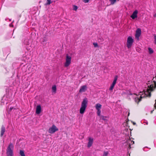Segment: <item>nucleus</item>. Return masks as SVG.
Here are the masks:
<instances>
[{"mask_svg":"<svg viewBox=\"0 0 156 156\" xmlns=\"http://www.w3.org/2000/svg\"><path fill=\"white\" fill-rule=\"evenodd\" d=\"M12 25V24H10V26H11V25Z\"/></svg>","mask_w":156,"mask_h":156,"instance_id":"nucleus-36","label":"nucleus"},{"mask_svg":"<svg viewBox=\"0 0 156 156\" xmlns=\"http://www.w3.org/2000/svg\"><path fill=\"white\" fill-rule=\"evenodd\" d=\"M108 154V151L104 152V154H103V156H107Z\"/></svg>","mask_w":156,"mask_h":156,"instance_id":"nucleus-27","label":"nucleus"},{"mask_svg":"<svg viewBox=\"0 0 156 156\" xmlns=\"http://www.w3.org/2000/svg\"><path fill=\"white\" fill-rule=\"evenodd\" d=\"M151 89L146 88L144 90L143 92H140L138 95H136V97L135 98V101L137 103L140 101L141 99L145 97H150L151 96Z\"/></svg>","mask_w":156,"mask_h":156,"instance_id":"nucleus-1","label":"nucleus"},{"mask_svg":"<svg viewBox=\"0 0 156 156\" xmlns=\"http://www.w3.org/2000/svg\"><path fill=\"white\" fill-rule=\"evenodd\" d=\"M129 95H132V94L131 93H130V94H129Z\"/></svg>","mask_w":156,"mask_h":156,"instance_id":"nucleus-37","label":"nucleus"},{"mask_svg":"<svg viewBox=\"0 0 156 156\" xmlns=\"http://www.w3.org/2000/svg\"><path fill=\"white\" fill-rule=\"evenodd\" d=\"M28 70L29 71V73L34 71V70L32 69V68L31 67H30L28 68Z\"/></svg>","mask_w":156,"mask_h":156,"instance_id":"nucleus-26","label":"nucleus"},{"mask_svg":"<svg viewBox=\"0 0 156 156\" xmlns=\"http://www.w3.org/2000/svg\"><path fill=\"white\" fill-rule=\"evenodd\" d=\"M134 95H135V94H134ZM136 95H136V97H135V98L136 97Z\"/></svg>","mask_w":156,"mask_h":156,"instance_id":"nucleus-39","label":"nucleus"},{"mask_svg":"<svg viewBox=\"0 0 156 156\" xmlns=\"http://www.w3.org/2000/svg\"><path fill=\"white\" fill-rule=\"evenodd\" d=\"M20 154L21 156H25L24 152L23 150H20Z\"/></svg>","mask_w":156,"mask_h":156,"instance_id":"nucleus-19","label":"nucleus"},{"mask_svg":"<svg viewBox=\"0 0 156 156\" xmlns=\"http://www.w3.org/2000/svg\"><path fill=\"white\" fill-rule=\"evenodd\" d=\"M77 9H78V7L77 6L75 5H74L73 6V9L74 10L76 11V10H77Z\"/></svg>","mask_w":156,"mask_h":156,"instance_id":"nucleus-25","label":"nucleus"},{"mask_svg":"<svg viewBox=\"0 0 156 156\" xmlns=\"http://www.w3.org/2000/svg\"><path fill=\"white\" fill-rule=\"evenodd\" d=\"M58 129L55 125H53L48 129V132L50 133H53L58 131Z\"/></svg>","mask_w":156,"mask_h":156,"instance_id":"nucleus-6","label":"nucleus"},{"mask_svg":"<svg viewBox=\"0 0 156 156\" xmlns=\"http://www.w3.org/2000/svg\"><path fill=\"white\" fill-rule=\"evenodd\" d=\"M148 149L147 147H144L143 148V150L144 151H147L148 150Z\"/></svg>","mask_w":156,"mask_h":156,"instance_id":"nucleus-30","label":"nucleus"},{"mask_svg":"<svg viewBox=\"0 0 156 156\" xmlns=\"http://www.w3.org/2000/svg\"><path fill=\"white\" fill-rule=\"evenodd\" d=\"M148 49L149 53L150 54H151L153 53V50L151 48H149Z\"/></svg>","mask_w":156,"mask_h":156,"instance_id":"nucleus-18","label":"nucleus"},{"mask_svg":"<svg viewBox=\"0 0 156 156\" xmlns=\"http://www.w3.org/2000/svg\"><path fill=\"white\" fill-rule=\"evenodd\" d=\"M51 0H47V2L45 4L46 5H49L51 3Z\"/></svg>","mask_w":156,"mask_h":156,"instance_id":"nucleus-23","label":"nucleus"},{"mask_svg":"<svg viewBox=\"0 0 156 156\" xmlns=\"http://www.w3.org/2000/svg\"><path fill=\"white\" fill-rule=\"evenodd\" d=\"M118 77L117 76H115L113 81L112 83V85H111L110 87L109 88V90L111 91H112L113 90V88L114 87V86L115 84L116 83Z\"/></svg>","mask_w":156,"mask_h":156,"instance_id":"nucleus-7","label":"nucleus"},{"mask_svg":"<svg viewBox=\"0 0 156 156\" xmlns=\"http://www.w3.org/2000/svg\"><path fill=\"white\" fill-rule=\"evenodd\" d=\"M98 41L99 42H102L104 41V39L102 37H100L98 39Z\"/></svg>","mask_w":156,"mask_h":156,"instance_id":"nucleus-22","label":"nucleus"},{"mask_svg":"<svg viewBox=\"0 0 156 156\" xmlns=\"http://www.w3.org/2000/svg\"><path fill=\"white\" fill-rule=\"evenodd\" d=\"M146 124H147V125L148 124V122H146Z\"/></svg>","mask_w":156,"mask_h":156,"instance_id":"nucleus-38","label":"nucleus"},{"mask_svg":"<svg viewBox=\"0 0 156 156\" xmlns=\"http://www.w3.org/2000/svg\"><path fill=\"white\" fill-rule=\"evenodd\" d=\"M41 40V41L42 42L41 43L43 44H44V42L47 41V40H46L45 37H44L42 38Z\"/></svg>","mask_w":156,"mask_h":156,"instance_id":"nucleus-17","label":"nucleus"},{"mask_svg":"<svg viewBox=\"0 0 156 156\" xmlns=\"http://www.w3.org/2000/svg\"><path fill=\"white\" fill-rule=\"evenodd\" d=\"M23 43L25 44L29 45V40L28 39H25Z\"/></svg>","mask_w":156,"mask_h":156,"instance_id":"nucleus-16","label":"nucleus"},{"mask_svg":"<svg viewBox=\"0 0 156 156\" xmlns=\"http://www.w3.org/2000/svg\"><path fill=\"white\" fill-rule=\"evenodd\" d=\"M97 110V113L98 115L99 116H101L100 115V114H101V110Z\"/></svg>","mask_w":156,"mask_h":156,"instance_id":"nucleus-24","label":"nucleus"},{"mask_svg":"<svg viewBox=\"0 0 156 156\" xmlns=\"http://www.w3.org/2000/svg\"><path fill=\"white\" fill-rule=\"evenodd\" d=\"M155 104H154V107L156 109V100H155Z\"/></svg>","mask_w":156,"mask_h":156,"instance_id":"nucleus-33","label":"nucleus"},{"mask_svg":"<svg viewBox=\"0 0 156 156\" xmlns=\"http://www.w3.org/2000/svg\"><path fill=\"white\" fill-rule=\"evenodd\" d=\"M141 34V30L140 28H138L136 32L135 37L138 40H139V37Z\"/></svg>","mask_w":156,"mask_h":156,"instance_id":"nucleus-8","label":"nucleus"},{"mask_svg":"<svg viewBox=\"0 0 156 156\" xmlns=\"http://www.w3.org/2000/svg\"><path fill=\"white\" fill-rule=\"evenodd\" d=\"M138 12L136 10H135L131 16V17L133 19H134L137 17Z\"/></svg>","mask_w":156,"mask_h":156,"instance_id":"nucleus-12","label":"nucleus"},{"mask_svg":"<svg viewBox=\"0 0 156 156\" xmlns=\"http://www.w3.org/2000/svg\"><path fill=\"white\" fill-rule=\"evenodd\" d=\"M93 44L95 47H97L98 46V44L97 43H94Z\"/></svg>","mask_w":156,"mask_h":156,"instance_id":"nucleus-28","label":"nucleus"},{"mask_svg":"<svg viewBox=\"0 0 156 156\" xmlns=\"http://www.w3.org/2000/svg\"><path fill=\"white\" fill-rule=\"evenodd\" d=\"M133 41V39L131 37L129 36L128 37L127 42V46L128 48L131 47Z\"/></svg>","mask_w":156,"mask_h":156,"instance_id":"nucleus-5","label":"nucleus"},{"mask_svg":"<svg viewBox=\"0 0 156 156\" xmlns=\"http://www.w3.org/2000/svg\"><path fill=\"white\" fill-rule=\"evenodd\" d=\"M13 145L12 143H10L6 150L7 156H13Z\"/></svg>","mask_w":156,"mask_h":156,"instance_id":"nucleus-3","label":"nucleus"},{"mask_svg":"<svg viewBox=\"0 0 156 156\" xmlns=\"http://www.w3.org/2000/svg\"><path fill=\"white\" fill-rule=\"evenodd\" d=\"M93 141V138L89 137L88 138V142L87 144V147H90L92 145Z\"/></svg>","mask_w":156,"mask_h":156,"instance_id":"nucleus-9","label":"nucleus"},{"mask_svg":"<svg viewBox=\"0 0 156 156\" xmlns=\"http://www.w3.org/2000/svg\"><path fill=\"white\" fill-rule=\"evenodd\" d=\"M87 89V87L86 85H83L81 87L79 90L80 93L84 92Z\"/></svg>","mask_w":156,"mask_h":156,"instance_id":"nucleus-10","label":"nucleus"},{"mask_svg":"<svg viewBox=\"0 0 156 156\" xmlns=\"http://www.w3.org/2000/svg\"><path fill=\"white\" fill-rule=\"evenodd\" d=\"M5 131V126L3 125H2V126L1 131V134L0 136H2L3 135Z\"/></svg>","mask_w":156,"mask_h":156,"instance_id":"nucleus-13","label":"nucleus"},{"mask_svg":"<svg viewBox=\"0 0 156 156\" xmlns=\"http://www.w3.org/2000/svg\"><path fill=\"white\" fill-rule=\"evenodd\" d=\"M41 112V107L40 105H38L36 107V113L37 114H39Z\"/></svg>","mask_w":156,"mask_h":156,"instance_id":"nucleus-11","label":"nucleus"},{"mask_svg":"<svg viewBox=\"0 0 156 156\" xmlns=\"http://www.w3.org/2000/svg\"><path fill=\"white\" fill-rule=\"evenodd\" d=\"M153 111H154V110H152V111H151V113H152L153 112Z\"/></svg>","mask_w":156,"mask_h":156,"instance_id":"nucleus-34","label":"nucleus"},{"mask_svg":"<svg viewBox=\"0 0 156 156\" xmlns=\"http://www.w3.org/2000/svg\"><path fill=\"white\" fill-rule=\"evenodd\" d=\"M129 141L131 142V143H129V146L130 147L131 144H134V141H130V140Z\"/></svg>","mask_w":156,"mask_h":156,"instance_id":"nucleus-31","label":"nucleus"},{"mask_svg":"<svg viewBox=\"0 0 156 156\" xmlns=\"http://www.w3.org/2000/svg\"><path fill=\"white\" fill-rule=\"evenodd\" d=\"M106 117H104L103 115H101L100 116V119H102L105 121H107V120L106 119H105V118Z\"/></svg>","mask_w":156,"mask_h":156,"instance_id":"nucleus-20","label":"nucleus"},{"mask_svg":"<svg viewBox=\"0 0 156 156\" xmlns=\"http://www.w3.org/2000/svg\"><path fill=\"white\" fill-rule=\"evenodd\" d=\"M71 57L68 54L66 55V61L64 64V66L65 67L68 66L71 63Z\"/></svg>","mask_w":156,"mask_h":156,"instance_id":"nucleus-4","label":"nucleus"},{"mask_svg":"<svg viewBox=\"0 0 156 156\" xmlns=\"http://www.w3.org/2000/svg\"><path fill=\"white\" fill-rule=\"evenodd\" d=\"M133 124L134 125H135L136 124V123H135V122H133Z\"/></svg>","mask_w":156,"mask_h":156,"instance_id":"nucleus-35","label":"nucleus"},{"mask_svg":"<svg viewBox=\"0 0 156 156\" xmlns=\"http://www.w3.org/2000/svg\"><path fill=\"white\" fill-rule=\"evenodd\" d=\"M88 100L86 98L83 99L81 103V107L80 110V113L81 114H83L87 107Z\"/></svg>","mask_w":156,"mask_h":156,"instance_id":"nucleus-2","label":"nucleus"},{"mask_svg":"<svg viewBox=\"0 0 156 156\" xmlns=\"http://www.w3.org/2000/svg\"><path fill=\"white\" fill-rule=\"evenodd\" d=\"M52 91L54 94H55L56 93V86L55 85L52 86L51 88Z\"/></svg>","mask_w":156,"mask_h":156,"instance_id":"nucleus-15","label":"nucleus"},{"mask_svg":"<svg viewBox=\"0 0 156 156\" xmlns=\"http://www.w3.org/2000/svg\"><path fill=\"white\" fill-rule=\"evenodd\" d=\"M117 0H109L110 2H111V4L112 5L114 4L116 1Z\"/></svg>","mask_w":156,"mask_h":156,"instance_id":"nucleus-21","label":"nucleus"},{"mask_svg":"<svg viewBox=\"0 0 156 156\" xmlns=\"http://www.w3.org/2000/svg\"><path fill=\"white\" fill-rule=\"evenodd\" d=\"M89 0H84L83 1L85 3H87L88 2Z\"/></svg>","mask_w":156,"mask_h":156,"instance_id":"nucleus-32","label":"nucleus"},{"mask_svg":"<svg viewBox=\"0 0 156 156\" xmlns=\"http://www.w3.org/2000/svg\"><path fill=\"white\" fill-rule=\"evenodd\" d=\"M14 108L13 107H10L9 109V114L10 113V112ZM14 109H15V108H14Z\"/></svg>","mask_w":156,"mask_h":156,"instance_id":"nucleus-29","label":"nucleus"},{"mask_svg":"<svg viewBox=\"0 0 156 156\" xmlns=\"http://www.w3.org/2000/svg\"><path fill=\"white\" fill-rule=\"evenodd\" d=\"M101 105L99 103L96 104L95 106V108L97 110H101Z\"/></svg>","mask_w":156,"mask_h":156,"instance_id":"nucleus-14","label":"nucleus"}]
</instances>
